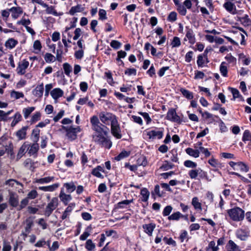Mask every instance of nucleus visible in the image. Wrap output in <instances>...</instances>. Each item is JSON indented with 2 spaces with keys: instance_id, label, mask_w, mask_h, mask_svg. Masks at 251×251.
<instances>
[{
  "instance_id": "f257e3e1",
  "label": "nucleus",
  "mask_w": 251,
  "mask_h": 251,
  "mask_svg": "<svg viewBox=\"0 0 251 251\" xmlns=\"http://www.w3.org/2000/svg\"><path fill=\"white\" fill-rule=\"evenodd\" d=\"M90 123L92 129L95 131L92 135L93 140L101 147L110 149L112 146V142L106 137L108 133L109 128L101 123L96 116H93L90 118Z\"/></svg>"
},
{
  "instance_id": "f03ea898",
  "label": "nucleus",
  "mask_w": 251,
  "mask_h": 251,
  "mask_svg": "<svg viewBox=\"0 0 251 251\" xmlns=\"http://www.w3.org/2000/svg\"><path fill=\"white\" fill-rule=\"evenodd\" d=\"M230 218L235 222H239L244 220L245 217L244 211L239 207L229 209L227 211Z\"/></svg>"
},
{
  "instance_id": "7ed1b4c3",
  "label": "nucleus",
  "mask_w": 251,
  "mask_h": 251,
  "mask_svg": "<svg viewBox=\"0 0 251 251\" xmlns=\"http://www.w3.org/2000/svg\"><path fill=\"white\" fill-rule=\"evenodd\" d=\"M99 117L102 124L105 125H111L117 120L115 115L109 112H101L99 114Z\"/></svg>"
},
{
  "instance_id": "20e7f679",
  "label": "nucleus",
  "mask_w": 251,
  "mask_h": 251,
  "mask_svg": "<svg viewBox=\"0 0 251 251\" xmlns=\"http://www.w3.org/2000/svg\"><path fill=\"white\" fill-rule=\"evenodd\" d=\"M62 128L66 132V136L70 140H74L77 137V133L80 132L81 129L79 126L74 127L71 126H63Z\"/></svg>"
},
{
  "instance_id": "39448f33",
  "label": "nucleus",
  "mask_w": 251,
  "mask_h": 251,
  "mask_svg": "<svg viewBox=\"0 0 251 251\" xmlns=\"http://www.w3.org/2000/svg\"><path fill=\"white\" fill-rule=\"evenodd\" d=\"M58 206V199L56 197H53L50 201L48 203L44 210V215L46 217H49L52 212Z\"/></svg>"
},
{
  "instance_id": "423d86ee",
  "label": "nucleus",
  "mask_w": 251,
  "mask_h": 251,
  "mask_svg": "<svg viewBox=\"0 0 251 251\" xmlns=\"http://www.w3.org/2000/svg\"><path fill=\"white\" fill-rule=\"evenodd\" d=\"M165 119L171 122L177 123L178 124H180L182 122L180 117L177 114L176 109L173 108L169 109Z\"/></svg>"
},
{
  "instance_id": "0eeeda50",
  "label": "nucleus",
  "mask_w": 251,
  "mask_h": 251,
  "mask_svg": "<svg viewBox=\"0 0 251 251\" xmlns=\"http://www.w3.org/2000/svg\"><path fill=\"white\" fill-rule=\"evenodd\" d=\"M111 131L112 134L117 139H121L122 137L120 125L118 119L111 125Z\"/></svg>"
},
{
  "instance_id": "6e6552de",
  "label": "nucleus",
  "mask_w": 251,
  "mask_h": 251,
  "mask_svg": "<svg viewBox=\"0 0 251 251\" xmlns=\"http://www.w3.org/2000/svg\"><path fill=\"white\" fill-rule=\"evenodd\" d=\"M186 35L185 37L184 38V41H189L190 44L193 45L196 42V38L193 31V30L189 26H187L185 27Z\"/></svg>"
},
{
  "instance_id": "1a4fd4ad",
  "label": "nucleus",
  "mask_w": 251,
  "mask_h": 251,
  "mask_svg": "<svg viewBox=\"0 0 251 251\" xmlns=\"http://www.w3.org/2000/svg\"><path fill=\"white\" fill-rule=\"evenodd\" d=\"M28 66L29 62L26 59H24L21 62H20L16 69L17 74L20 75L25 74V70L28 68Z\"/></svg>"
},
{
  "instance_id": "9d476101",
  "label": "nucleus",
  "mask_w": 251,
  "mask_h": 251,
  "mask_svg": "<svg viewBox=\"0 0 251 251\" xmlns=\"http://www.w3.org/2000/svg\"><path fill=\"white\" fill-rule=\"evenodd\" d=\"M236 236L241 241H246L250 236V231L247 229L239 228L236 232Z\"/></svg>"
},
{
  "instance_id": "9b49d317",
  "label": "nucleus",
  "mask_w": 251,
  "mask_h": 251,
  "mask_svg": "<svg viewBox=\"0 0 251 251\" xmlns=\"http://www.w3.org/2000/svg\"><path fill=\"white\" fill-rule=\"evenodd\" d=\"M147 135L150 139H154L157 138L160 139L163 136V129L161 128L159 130H151L147 133Z\"/></svg>"
},
{
  "instance_id": "f8f14e48",
  "label": "nucleus",
  "mask_w": 251,
  "mask_h": 251,
  "mask_svg": "<svg viewBox=\"0 0 251 251\" xmlns=\"http://www.w3.org/2000/svg\"><path fill=\"white\" fill-rule=\"evenodd\" d=\"M188 175L191 179H196L199 175L201 176H205L206 173L203 171L201 168L197 169H192L188 172Z\"/></svg>"
},
{
  "instance_id": "ddd939ff",
  "label": "nucleus",
  "mask_w": 251,
  "mask_h": 251,
  "mask_svg": "<svg viewBox=\"0 0 251 251\" xmlns=\"http://www.w3.org/2000/svg\"><path fill=\"white\" fill-rule=\"evenodd\" d=\"M59 197L61 201L65 205L68 204L69 202L72 200V197L70 194H67L64 192V189H61Z\"/></svg>"
},
{
  "instance_id": "4468645a",
  "label": "nucleus",
  "mask_w": 251,
  "mask_h": 251,
  "mask_svg": "<svg viewBox=\"0 0 251 251\" xmlns=\"http://www.w3.org/2000/svg\"><path fill=\"white\" fill-rule=\"evenodd\" d=\"M223 7L225 9L230 13L235 15L237 13V10L234 3L230 1H227L224 5Z\"/></svg>"
},
{
  "instance_id": "2eb2a0df",
  "label": "nucleus",
  "mask_w": 251,
  "mask_h": 251,
  "mask_svg": "<svg viewBox=\"0 0 251 251\" xmlns=\"http://www.w3.org/2000/svg\"><path fill=\"white\" fill-rule=\"evenodd\" d=\"M144 231L149 236H151L153 230H154L156 225L154 223H150L148 224H144L142 226Z\"/></svg>"
},
{
  "instance_id": "dca6fc26",
  "label": "nucleus",
  "mask_w": 251,
  "mask_h": 251,
  "mask_svg": "<svg viewBox=\"0 0 251 251\" xmlns=\"http://www.w3.org/2000/svg\"><path fill=\"white\" fill-rule=\"evenodd\" d=\"M9 202L11 206L14 207H16L18 205V196L15 193L11 191L9 192Z\"/></svg>"
},
{
  "instance_id": "f3484780",
  "label": "nucleus",
  "mask_w": 251,
  "mask_h": 251,
  "mask_svg": "<svg viewBox=\"0 0 251 251\" xmlns=\"http://www.w3.org/2000/svg\"><path fill=\"white\" fill-rule=\"evenodd\" d=\"M9 11L12 12L11 16L13 19H17L23 13V11L21 7H12L9 9Z\"/></svg>"
},
{
  "instance_id": "a211bd4d",
  "label": "nucleus",
  "mask_w": 251,
  "mask_h": 251,
  "mask_svg": "<svg viewBox=\"0 0 251 251\" xmlns=\"http://www.w3.org/2000/svg\"><path fill=\"white\" fill-rule=\"evenodd\" d=\"M44 89V84L42 83L37 85L33 90V94L36 97L41 98L43 94Z\"/></svg>"
},
{
  "instance_id": "6ab92c4d",
  "label": "nucleus",
  "mask_w": 251,
  "mask_h": 251,
  "mask_svg": "<svg viewBox=\"0 0 251 251\" xmlns=\"http://www.w3.org/2000/svg\"><path fill=\"white\" fill-rule=\"evenodd\" d=\"M75 204L74 202L70 203L68 206L66 208L61 216L62 220L66 219L70 214L74 208L75 207Z\"/></svg>"
},
{
  "instance_id": "aec40b11",
  "label": "nucleus",
  "mask_w": 251,
  "mask_h": 251,
  "mask_svg": "<svg viewBox=\"0 0 251 251\" xmlns=\"http://www.w3.org/2000/svg\"><path fill=\"white\" fill-rule=\"evenodd\" d=\"M100 172H104V170L101 166H98L92 170L91 174L96 177L103 178L104 176Z\"/></svg>"
},
{
  "instance_id": "412c9836",
  "label": "nucleus",
  "mask_w": 251,
  "mask_h": 251,
  "mask_svg": "<svg viewBox=\"0 0 251 251\" xmlns=\"http://www.w3.org/2000/svg\"><path fill=\"white\" fill-rule=\"evenodd\" d=\"M226 251H240V248L232 240L228 241L226 245Z\"/></svg>"
},
{
  "instance_id": "4be33fe9",
  "label": "nucleus",
  "mask_w": 251,
  "mask_h": 251,
  "mask_svg": "<svg viewBox=\"0 0 251 251\" xmlns=\"http://www.w3.org/2000/svg\"><path fill=\"white\" fill-rule=\"evenodd\" d=\"M59 186V183H54L49 186H40L39 187V189L45 192H53L58 188Z\"/></svg>"
},
{
  "instance_id": "5701e85b",
  "label": "nucleus",
  "mask_w": 251,
  "mask_h": 251,
  "mask_svg": "<svg viewBox=\"0 0 251 251\" xmlns=\"http://www.w3.org/2000/svg\"><path fill=\"white\" fill-rule=\"evenodd\" d=\"M85 10V7L81 4H77L76 6H73L69 11V14L71 15H74L77 12H81Z\"/></svg>"
},
{
  "instance_id": "b1692460",
  "label": "nucleus",
  "mask_w": 251,
  "mask_h": 251,
  "mask_svg": "<svg viewBox=\"0 0 251 251\" xmlns=\"http://www.w3.org/2000/svg\"><path fill=\"white\" fill-rule=\"evenodd\" d=\"M50 95L53 99L57 100L63 96V91L60 88H55L51 91Z\"/></svg>"
},
{
  "instance_id": "393cba45",
  "label": "nucleus",
  "mask_w": 251,
  "mask_h": 251,
  "mask_svg": "<svg viewBox=\"0 0 251 251\" xmlns=\"http://www.w3.org/2000/svg\"><path fill=\"white\" fill-rule=\"evenodd\" d=\"M13 150V145L11 142H10L8 145H6L5 147L2 149H0V157L3 156L6 152L7 153H11Z\"/></svg>"
},
{
  "instance_id": "a878e982",
  "label": "nucleus",
  "mask_w": 251,
  "mask_h": 251,
  "mask_svg": "<svg viewBox=\"0 0 251 251\" xmlns=\"http://www.w3.org/2000/svg\"><path fill=\"white\" fill-rule=\"evenodd\" d=\"M54 180V176H47L43 178L36 179L35 181V183L39 184L49 183L50 182L53 181Z\"/></svg>"
},
{
  "instance_id": "bb28decb",
  "label": "nucleus",
  "mask_w": 251,
  "mask_h": 251,
  "mask_svg": "<svg viewBox=\"0 0 251 251\" xmlns=\"http://www.w3.org/2000/svg\"><path fill=\"white\" fill-rule=\"evenodd\" d=\"M28 126H24L21 129L17 131L16 136L20 140L24 139L26 137V130Z\"/></svg>"
},
{
  "instance_id": "cd10ccee",
  "label": "nucleus",
  "mask_w": 251,
  "mask_h": 251,
  "mask_svg": "<svg viewBox=\"0 0 251 251\" xmlns=\"http://www.w3.org/2000/svg\"><path fill=\"white\" fill-rule=\"evenodd\" d=\"M45 8H46V12L48 14H52L55 16H61L63 15L62 13H58L55 9L54 7L53 6H49L48 5V6L45 7Z\"/></svg>"
},
{
  "instance_id": "c85d7f7f",
  "label": "nucleus",
  "mask_w": 251,
  "mask_h": 251,
  "mask_svg": "<svg viewBox=\"0 0 251 251\" xmlns=\"http://www.w3.org/2000/svg\"><path fill=\"white\" fill-rule=\"evenodd\" d=\"M18 44V42L17 40L13 38H10L6 41L5 43V46L8 49H12L14 48Z\"/></svg>"
},
{
  "instance_id": "c756f323",
  "label": "nucleus",
  "mask_w": 251,
  "mask_h": 251,
  "mask_svg": "<svg viewBox=\"0 0 251 251\" xmlns=\"http://www.w3.org/2000/svg\"><path fill=\"white\" fill-rule=\"evenodd\" d=\"M39 149V146L37 142H34V143L28 149V153L30 155L36 154Z\"/></svg>"
},
{
  "instance_id": "7c9ffc66",
  "label": "nucleus",
  "mask_w": 251,
  "mask_h": 251,
  "mask_svg": "<svg viewBox=\"0 0 251 251\" xmlns=\"http://www.w3.org/2000/svg\"><path fill=\"white\" fill-rule=\"evenodd\" d=\"M92 226L91 225L88 226L85 229V231L79 237V239L82 241L85 240L87 237L90 235L92 230Z\"/></svg>"
},
{
  "instance_id": "2f4dec72",
  "label": "nucleus",
  "mask_w": 251,
  "mask_h": 251,
  "mask_svg": "<svg viewBox=\"0 0 251 251\" xmlns=\"http://www.w3.org/2000/svg\"><path fill=\"white\" fill-rule=\"evenodd\" d=\"M226 62H222L220 66V72L224 77L227 76V68Z\"/></svg>"
},
{
  "instance_id": "473e14b6",
  "label": "nucleus",
  "mask_w": 251,
  "mask_h": 251,
  "mask_svg": "<svg viewBox=\"0 0 251 251\" xmlns=\"http://www.w3.org/2000/svg\"><path fill=\"white\" fill-rule=\"evenodd\" d=\"M25 229L26 231L27 232H30L31 227L33 226V219L29 217L26 219L25 221Z\"/></svg>"
},
{
  "instance_id": "72a5a7b5",
  "label": "nucleus",
  "mask_w": 251,
  "mask_h": 251,
  "mask_svg": "<svg viewBox=\"0 0 251 251\" xmlns=\"http://www.w3.org/2000/svg\"><path fill=\"white\" fill-rule=\"evenodd\" d=\"M140 194L142 195V201L144 202L147 201L150 196V192L148 189L146 188L142 189Z\"/></svg>"
},
{
  "instance_id": "f704fd0d",
  "label": "nucleus",
  "mask_w": 251,
  "mask_h": 251,
  "mask_svg": "<svg viewBox=\"0 0 251 251\" xmlns=\"http://www.w3.org/2000/svg\"><path fill=\"white\" fill-rule=\"evenodd\" d=\"M22 117L21 114L17 112L15 113L13 117V120L11 122V126L12 127L15 126L20 121L22 120Z\"/></svg>"
},
{
  "instance_id": "c9c22d12",
  "label": "nucleus",
  "mask_w": 251,
  "mask_h": 251,
  "mask_svg": "<svg viewBox=\"0 0 251 251\" xmlns=\"http://www.w3.org/2000/svg\"><path fill=\"white\" fill-rule=\"evenodd\" d=\"M186 152L190 156L197 158L199 156L200 151L198 150H194L192 148H188L185 150Z\"/></svg>"
},
{
  "instance_id": "e433bc0d",
  "label": "nucleus",
  "mask_w": 251,
  "mask_h": 251,
  "mask_svg": "<svg viewBox=\"0 0 251 251\" xmlns=\"http://www.w3.org/2000/svg\"><path fill=\"white\" fill-rule=\"evenodd\" d=\"M40 130L38 128H35L32 130V138L34 142H37L39 139Z\"/></svg>"
},
{
  "instance_id": "4c0bfd02",
  "label": "nucleus",
  "mask_w": 251,
  "mask_h": 251,
  "mask_svg": "<svg viewBox=\"0 0 251 251\" xmlns=\"http://www.w3.org/2000/svg\"><path fill=\"white\" fill-rule=\"evenodd\" d=\"M208 163L214 168L213 171H216L219 168H221V164L216 159L212 158L208 161Z\"/></svg>"
},
{
  "instance_id": "58836bf2",
  "label": "nucleus",
  "mask_w": 251,
  "mask_h": 251,
  "mask_svg": "<svg viewBox=\"0 0 251 251\" xmlns=\"http://www.w3.org/2000/svg\"><path fill=\"white\" fill-rule=\"evenodd\" d=\"M180 92L182 93L183 96L188 100H192L193 99V94L192 92L184 89L181 88L180 90Z\"/></svg>"
},
{
  "instance_id": "ea45409f",
  "label": "nucleus",
  "mask_w": 251,
  "mask_h": 251,
  "mask_svg": "<svg viewBox=\"0 0 251 251\" xmlns=\"http://www.w3.org/2000/svg\"><path fill=\"white\" fill-rule=\"evenodd\" d=\"M236 168L242 172H247L249 170L248 166L243 162H237Z\"/></svg>"
},
{
  "instance_id": "a19ab883",
  "label": "nucleus",
  "mask_w": 251,
  "mask_h": 251,
  "mask_svg": "<svg viewBox=\"0 0 251 251\" xmlns=\"http://www.w3.org/2000/svg\"><path fill=\"white\" fill-rule=\"evenodd\" d=\"M192 204L195 209H199L200 210L202 209L201 204L199 202V199L197 197H194L192 199Z\"/></svg>"
},
{
  "instance_id": "79ce46f5",
  "label": "nucleus",
  "mask_w": 251,
  "mask_h": 251,
  "mask_svg": "<svg viewBox=\"0 0 251 251\" xmlns=\"http://www.w3.org/2000/svg\"><path fill=\"white\" fill-rule=\"evenodd\" d=\"M130 155V151H123L121 152L117 156L115 157V159L117 161H120L125 158L127 157Z\"/></svg>"
},
{
  "instance_id": "37998d69",
  "label": "nucleus",
  "mask_w": 251,
  "mask_h": 251,
  "mask_svg": "<svg viewBox=\"0 0 251 251\" xmlns=\"http://www.w3.org/2000/svg\"><path fill=\"white\" fill-rule=\"evenodd\" d=\"M64 186L67 189V192L68 193L73 192L76 189V186L73 182L65 183Z\"/></svg>"
},
{
  "instance_id": "c03bdc74",
  "label": "nucleus",
  "mask_w": 251,
  "mask_h": 251,
  "mask_svg": "<svg viewBox=\"0 0 251 251\" xmlns=\"http://www.w3.org/2000/svg\"><path fill=\"white\" fill-rule=\"evenodd\" d=\"M35 110L34 107H28L27 108H24L23 112L24 113V117L26 119L29 115Z\"/></svg>"
},
{
  "instance_id": "a18cd8bd",
  "label": "nucleus",
  "mask_w": 251,
  "mask_h": 251,
  "mask_svg": "<svg viewBox=\"0 0 251 251\" xmlns=\"http://www.w3.org/2000/svg\"><path fill=\"white\" fill-rule=\"evenodd\" d=\"M10 96L11 98H14L15 99L17 100L20 98H24V95L22 92H19L13 90L11 92Z\"/></svg>"
},
{
  "instance_id": "49530a36",
  "label": "nucleus",
  "mask_w": 251,
  "mask_h": 251,
  "mask_svg": "<svg viewBox=\"0 0 251 251\" xmlns=\"http://www.w3.org/2000/svg\"><path fill=\"white\" fill-rule=\"evenodd\" d=\"M242 140L244 142L251 141V132L249 130H245L244 132Z\"/></svg>"
},
{
  "instance_id": "de8ad7c7",
  "label": "nucleus",
  "mask_w": 251,
  "mask_h": 251,
  "mask_svg": "<svg viewBox=\"0 0 251 251\" xmlns=\"http://www.w3.org/2000/svg\"><path fill=\"white\" fill-rule=\"evenodd\" d=\"M29 149V145L28 144H26L25 143H24L20 148L18 155L22 156L25 153V151L28 150Z\"/></svg>"
},
{
  "instance_id": "09e8293b",
  "label": "nucleus",
  "mask_w": 251,
  "mask_h": 251,
  "mask_svg": "<svg viewBox=\"0 0 251 251\" xmlns=\"http://www.w3.org/2000/svg\"><path fill=\"white\" fill-rule=\"evenodd\" d=\"M31 24V21L29 19H25L23 17L21 20L18 21L17 22V24L18 25H22L25 27L28 26L29 25Z\"/></svg>"
},
{
  "instance_id": "8fccbe9b",
  "label": "nucleus",
  "mask_w": 251,
  "mask_h": 251,
  "mask_svg": "<svg viewBox=\"0 0 251 251\" xmlns=\"http://www.w3.org/2000/svg\"><path fill=\"white\" fill-rule=\"evenodd\" d=\"M176 9L178 13L182 15L185 16L187 13L186 8L185 7L184 5L182 3L180 4L179 5L176 6Z\"/></svg>"
},
{
  "instance_id": "3c124183",
  "label": "nucleus",
  "mask_w": 251,
  "mask_h": 251,
  "mask_svg": "<svg viewBox=\"0 0 251 251\" xmlns=\"http://www.w3.org/2000/svg\"><path fill=\"white\" fill-rule=\"evenodd\" d=\"M181 213L178 211L174 213L168 217L169 220L178 221L181 217Z\"/></svg>"
},
{
  "instance_id": "603ef678",
  "label": "nucleus",
  "mask_w": 251,
  "mask_h": 251,
  "mask_svg": "<svg viewBox=\"0 0 251 251\" xmlns=\"http://www.w3.org/2000/svg\"><path fill=\"white\" fill-rule=\"evenodd\" d=\"M163 240L166 244L172 245L173 247H176V241L171 237L168 238L167 237H164L163 238Z\"/></svg>"
},
{
  "instance_id": "864d4df0",
  "label": "nucleus",
  "mask_w": 251,
  "mask_h": 251,
  "mask_svg": "<svg viewBox=\"0 0 251 251\" xmlns=\"http://www.w3.org/2000/svg\"><path fill=\"white\" fill-rule=\"evenodd\" d=\"M85 248L89 251H92L95 248V245L91 239H89L86 242Z\"/></svg>"
},
{
  "instance_id": "5fc2aeb1",
  "label": "nucleus",
  "mask_w": 251,
  "mask_h": 251,
  "mask_svg": "<svg viewBox=\"0 0 251 251\" xmlns=\"http://www.w3.org/2000/svg\"><path fill=\"white\" fill-rule=\"evenodd\" d=\"M181 45V42L179 37L175 36L174 37L172 42L171 45L173 48L178 47Z\"/></svg>"
},
{
  "instance_id": "6e6d98bb",
  "label": "nucleus",
  "mask_w": 251,
  "mask_h": 251,
  "mask_svg": "<svg viewBox=\"0 0 251 251\" xmlns=\"http://www.w3.org/2000/svg\"><path fill=\"white\" fill-rule=\"evenodd\" d=\"M184 165L187 168L194 169L197 167V164L192 161L187 160L184 161Z\"/></svg>"
},
{
  "instance_id": "4d7b16f0",
  "label": "nucleus",
  "mask_w": 251,
  "mask_h": 251,
  "mask_svg": "<svg viewBox=\"0 0 251 251\" xmlns=\"http://www.w3.org/2000/svg\"><path fill=\"white\" fill-rule=\"evenodd\" d=\"M15 183H16L18 185L23 186L22 183L14 179H9L6 180L5 183L6 185H9L11 187H13Z\"/></svg>"
},
{
  "instance_id": "13d9d810",
  "label": "nucleus",
  "mask_w": 251,
  "mask_h": 251,
  "mask_svg": "<svg viewBox=\"0 0 251 251\" xmlns=\"http://www.w3.org/2000/svg\"><path fill=\"white\" fill-rule=\"evenodd\" d=\"M177 19V13L176 12H171L167 17V20L171 22H174Z\"/></svg>"
},
{
  "instance_id": "bf43d9fd",
  "label": "nucleus",
  "mask_w": 251,
  "mask_h": 251,
  "mask_svg": "<svg viewBox=\"0 0 251 251\" xmlns=\"http://www.w3.org/2000/svg\"><path fill=\"white\" fill-rule=\"evenodd\" d=\"M63 66L65 74L69 76L71 72H72V67L71 65L67 63H65L63 64Z\"/></svg>"
},
{
  "instance_id": "052dcab7",
  "label": "nucleus",
  "mask_w": 251,
  "mask_h": 251,
  "mask_svg": "<svg viewBox=\"0 0 251 251\" xmlns=\"http://www.w3.org/2000/svg\"><path fill=\"white\" fill-rule=\"evenodd\" d=\"M174 166V165L172 163H170L168 161H165L161 167V168L164 170H168L172 169Z\"/></svg>"
},
{
  "instance_id": "680f3d73",
  "label": "nucleus",
  "mask_w": 251,
  "mask_h": 251,
  "mask_svg": "<svg viewBox=\"0 0 251 251\" xmlns=\"http://www.w3.org/2000/svg\"><path fill=\"white\" fill-rule=\"evenodd\" d=\"M41 113L39 112H36L33 114L31 119V123L34 124L40 119Z\"/></svg>"
},
{
  "instance_id": "e2e57ef3",
  "label": "nucleus",
  "mask_w": 251,
  "mask_h": 251,
  "mask_svg": "<svg viewBox=\"0 0 251 251\" xmlns=\"http://www.w3.org/2000/svg\"><path fill=\"white\" fill-rule=\"evenodd\" d=\"M54 56L50 53H46L44 56L45 60L47 63L53 62L55 60Z\"/></svg>"
},
{
  "instance_id": "0e129e2a",
  "label": "nucleus",
  "mask_w": 251,
  "mask_h": 251,
  "mask_svg": "<svg viewBox=\"0 0 251 251\" xmlns=\"http://www.w3.org/2000/svg\"><path fill=\"white\" fill-rule=\"evenodd\" d=\"M99 20L103 21L107 19L106 12L105 10L100 9L99 11Z\"/></svg>"
},
{
  "instance_id": "69168bd1",
  "label": "nucleus",
  "mask_w": 251,
  "mask_h": 251,
  "mask_svg": "<svg viewBox=\"0 0 251 251\" xmlns=\"http://www.w3.org/2000/svg\"><path fill=\"white\" fill-rule=\"evenodd\" d=\"M225 59L229 63H232L233 65L236 63V58L233 57L230 53L228 54L225 57Z\"/></svg>"
},
{
  "instance_id": "338daca9",
  "label": "nucleus",
  "mask_w": 251,
  "mask_h": 251,
  "mask_svg": "<svg viewBox=\"0 0 251 251\" xmlns=\"http://www.w3.org/2000/svg\"><path fill=\"white\" fill-rule=\"evenodd\" d=\"M173 210V207L171 205H167L166 206L162 212L163 216H167L170 215Z\"/></svg>"
},
{
  "instance_id": "774afa93",
  "label": "nucleus",
  "mask_w": 251,
  "mask_h": 251,
  "mask_svg": "<svg viewBox=\"0 0 251 251\" xmlns=\"http://www.w3.org/2000/svg\"><path fill=\"white\" fill-rule=\"evenodd\" d=\"M122 45V44L117 40H112L110 43V46L115 50L119 49Z\"/></svg>"
}]
</instances>
